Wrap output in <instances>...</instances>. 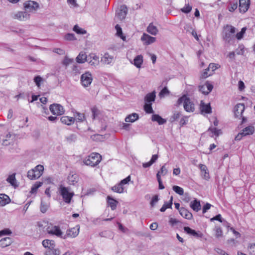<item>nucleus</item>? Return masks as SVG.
Returning <instances> with one entry per match:
<instances>
[{
  "label": "nucleus",
  "instance_id": "nucleus-1",
  "mask_svg": "<svg viewBox=\"0 0 255 255\" xmlns=\"http://www.w3.org/2000/svg\"><path fill=\"white\" fill-rule=\"evenodd\" d=\"M102 156L98 153H92L83 160L84 163L86 165L94 167L99 164Z\"/></svg>",
  "mask_w": 255,
  "mask_h": 255
},
{
  "label": "nucleus",
  "instance_id": "nucleus-2",
  "mask_svg": "<svg viewBox=\"0 0 255 255\" xmlns=\"http://www.w3.org/2000/svg\"><path fill=\"white\" fill-rule=\"evenodd\" d=\"M70 188L65 187L61 185L58 188V191L60 195L62 196L63 201L67 204L71 203L72 198L74 195L73 192H70Z\"/></svg>",
  "mask_w": 255,
  "mask_h": 255
},
{
  "label": "nucleus",
  "instance_id": "nucleus-3",
  "mask_svg": "<svg viewBox=\"0 0 255 255\" xmlns=\"http://www.w3.org/2000/svg\"><path fill=\"white\" fill-rule=\"evenodd\" d=\"M236 28L232 25H227L223 35L224 40L229 43L235 40Z\"/></svg>",
  "mask_w": 255,
  "mask_h": 255
},
{
  "label": "nucleus",
  "instance_id": "nucleus-4",
  "mask_svg": "<svg viewBox=\"0 0 255 255\" xmlns=\"http://www.w3.org/2000/svg\"><path fill=\"white\" fill-rule=\"evenodd\" d=\"M46 231L48 234L63 239V233L58 226L50 224L46 228Z\"/></svg>",
  "mask_w": 255,
  "mask_h": 255
},
{
  "label": "nucleus",
  "instance_id": "nucleus-5",
  "mask_svg": "<svg viewBox=\"0 0 255 255\" xmlns=\"http://www.w3.org/2000/svg\"><path fill=\"white\" fill-rule=\"evenodd\" d=\"M92 81V75L90 72H86L81 76V82L84 87L90 85Z\"/></svg>",
  "mask_w": 255,
  "mask_h": 255
},
{
  "label": "nucleus",
  "instance_id": "nucleus-6",
  "mask_svg": "<svg viewBox=\"0 0 255 255\" xmlns=\"http://www.w3.org/2000/svg\"><path fill=\"white\" fill-rule=\"evenodd\" d=\"M49 109L54 115H61L64 113L63 107L58 104H53L51 105Z\"/></svg>",
  "mask_w": 255,
  "mask_h": 255
},
{
  "label": "nucleus",
  "instance_id": "nucleus-7",
  "mask_svg": "<svg viewBox=\"0 0 255 255\" xmlns=\"http://www.w3.org/2000/svg\"><path fill=\"white\" fill-rule=\"evenodd\" d=\"M87 61L91 66L94 67L98 66L100 64L99 56L94 53H91L89 54Z\"/></svg>",
  "mask_w": 255,
  "mask_h": 255
},
{
  "label": "nucleus",
  "instance_id": "nucleus-8",
  "mask_svg": "<svg viewBox=\"0 0 255 255\" xmlns=\"http://www.w3.org/2000/svg\"><path fill=\"white\" fill-rule=\"evenodd\" d=\"M24 7L25 11L28 12L33 11L39 7L38 3L32 0H28L24 3Z\"/></svg>",
  "mask_w": 255,
  "mask_h": 255
},
{
  "label": "nucleus",
  "instance_id": "nucleus-9",
  "mask_svg": "<svg viewBox=\"0 0 255 255\" xmlns=\"http://www.w3.org/2000/svg\"><path fill=\"white\" fill-rule=\"evenodd\" d=\"M183 103L184 110L186 111H192L191 109H188L187 107L188 104H190V98L187 97L186 95H183L178 99L177 102V105L179 106Z\"/></svg>",
  "mask_w": 255,
  "mask_h": 255
},
{
  "label": "nucleus",
  "instance_id": "nucleus-10",
  "mask_svg": "<svg viewBox=\"0 0 255 255\" xmlns=\"http://www.w3.org/2000/svg\"><path fill=\"white\" fill-rule=\"evenodd\" d=\"M79 232V228H73L69 229L67 230L65 234H63V239H66L68 238H75L78 235Z\"/></svg>",
  "mask_w": 255,
  "mask_h": 255
},
{
  "label": "nucleus",
  "instance_id": "nucleus-11",
  "mask_svg": "<svg viewBox=\"0 0 255 255\" xmlns=\"http://www.w3.org/2000/svg\"><path fill=\"white\" fill-rule=\"evenodd\" d=\"M250 5V0H239V10L243 13L248 11Z\"/></svg>",
  "mask_w": 255,
  "mask_h": 255
},
{
  "label": "nucleus",
  "instance_id": "nucleus-12",
  "mask_svg": "<svg viewBox=\"0 0 255 255\" xmlns=\"http://www.w3.org/2000/svg\"><path fill=\"white\" fill-rule=\"evenodd\" d=\"M12 17L21 21H24L29 18V14L27 11H18L13 14Z\"/></svg>",
  "mask_w": 255,
  "mask_h": 255
},
{
  "label": "nucleus",
  "instance_id": "nucleus-13",
  "mask_svg": "<svg viewBox=\"0 0 255 255\" xmlns=\"http://www.w3.org/2000/svg\"><path fill=\"white\" fill-rule=\"evenodd\" d=\"M245 110V105L244 104H238L234 108L235 116L240 119L242 117V115Z\"/></svg>",
  "mask_w": 255,
  "mask_h": 255
},
{
  "label": "nucleus",
  "instance_id": "nucleus-14",
  "mask_svg": "<svg viewBox=\"0 0 255 255\" xmlns=\"http://www.w3.org/2000/svg\"><path fill=\"white\" fill-rule=\"evenodd\" d=\"M114 56L110 55L108 52L104 54L101 57V62L105 64H110L114 61Z\"/></svg>",
  "mask_w": 255,
  "mask_h": 255
},
{
  "label": "nucleus",
  "instance_id": "nucleus-15",
  "mask_svg": "<svg viewBox=\"0 0 255 255\" xmlns=\"http://www.w3.org/2000/svg\"><path fill=\"white\" fill-rule=\"evenodd\" d=\"M141 40L144 42L146 45H148L154 42L156 40V38L152 37L147 34L143 33L141 37Z\"/></svg>",
  "mask_w": 255,
  "mask_h": 255
},
{
  "label": "nucleus",
  "instance_id": "nucleus-16",
  "mask_svg": "<svg viewBox=\"0 0 255 255\" xmlns=\"http://www.w3.org/2000/svg\"><path fill=\"white\" fill-rule=\"evenodd\" d=\"M200 109L202 113L211 114L212 113V108L210 104H205L203 101H201L200 104Z\"/></svg>",
  "mask_w": 255,
  "mask_h": 255
},
{
  "label": "nucleus",
  "instance_id": "nucleus-17",
  "mask_svg": "<svg viewBox=\"0 0 255 255\" xmlns=\"http://www.w3.org/2000/svg\"><path fill=\"white\" fill-rule=\"evenodd\" d=\"M127 14V7L125 5L121 6L119 11L117 13V16L120 20L124 19Z\"/></svg>",
  "mask_w": 255,
  "mask_h": 255
},
{
  "label": "nucleus",
  "instance_id": "nucleus-18",
  "mask_svg": "<svg viewBox=\"0 0 255 255\" xmlns=\"http://www.w3.org/2000/svg\"><path fill=\"white\" fill-rule=\"evenodd\" d=\"M180 214L185 219L190 220L192 218V214L187 209L184 208H181L179 210Z\"/></svg>",
  "mask_w": 255,
  "mask_h": 255
},
{
  "label": "nucleus",
  "instance_id": "nucleus-19",
  "mask_svg": "<svg viewBox=\"0 0 255 255\" xmlns=\"http://www.w3.org/2000/svg\"><path fill=\"white\" fill-rule=\"evenodd\" d=\"M190 207L195 212H198L201 209L200 202L196 199L191 202Z\"/></svg>",
  "mask_w": 255,
  "mask_h": 255
},
{
  "label": "nucleus",
  "instance_id": "nucleus-20",
  "mask_svg": "<svg viewBox=\"0 0 255 255\" xmlns=\"http://www.w3.org/2000/svg\"><path fill=\"white\" fill-rule=\"evenodd\" d=\"M55 247H51L47 249L44 253V255H59L60 251L59 249H55Z\"/></svg>",
  "mask_w": 255,
  "mask_h": 255
},
{
  "label": "nucleus",
  "instance_id": "nucleus-21",
  "mask_svg": "<svg viewBox=\"0 0 255 255\" xmlns=\"http://www.w3.org/2000/svg\"><path fill=\"white\" fill-rule=\"evenodd\" d=\"M6 181L14 188H16L18 186L17 184L15 178V173H13L9 175L6 179Z\"/></svg>",
  "mask_w": 255,
  "mask_h": 255
},
{
  "label": "nucleus",
  "instance_id": "nucleus-22",
  "mask_svg": "<svg viewBox=\"0 0 255 255\" xmlns=\"http://www.w3.org/2000/svg\"><path fill=\"white\" fill-rule=\"evenodd\" d=\"M78 180V176L76 174H70L67 177V182L70 185H75Z\"/></svg>",
  "mask_w": 255,
  "mask_h": 255
},
{
  "label": "nucleus",
  "instance_id": "nucleus-23",
  "mask_svg": "<svg viewBox=\"0 0 255 255\" xmlns=\"http://www.w3.org/2000/svg\"><path fill=\"white\" fill-rule=\"evenodd\" d=\"M60 121L64 124L70 126L74 123L75 119L68 116H63L60 118Z\"/></svg>",
  "mask_w": 255,
  "mask_h": 255
},
{
  "label": "nucleus",
  "instance_id": "nucleus-24",
  "mask_svg": "<svg viewBox=\"0 0 255 255\" xmlns=\"http://www.w3.org/2000/svg\"><path fill=\"white\" fill-rule=\"evenodd\" d=\"M12 242V239L9 237H5L0 240V247L5 248L11 245Z\"/></svg>",
  "mask_w": 255,
  "mask_h": 255
},
{
  "label": "nucleus",
  "instance_id": "nucleus-25",
  "mask_svg": "<svg viewBox=\"0 0 255 255\" xmlns=\"http://www.w3.org/2000/svg\"><path fill=\"white\" fill-rule=\"evenodd\" d=\"M10 202L9 197L4 194H0V206H4Z\"/></svg>",
  "mask_w": 255,
  "mask_h": 255
},
{
  "label": "nucleus",
  "instance_id": "nucleus-26",
  "mask_svg": "<svg viewBox=\"0 0 255 255\" xmlns=\"http://www.w3.org/2000/svg\"><path fill=\"white\" fill-rule=\"evenodd\" d=\"M88 56L84 52H81L76 57V61L79 63H84L87 61Z\"/></svg>",
  "mask_w": 255,
  "mask_h": 255
},
{
  "label": "nucleus",
  "instance_id": "nucleus-27",
  "mask_svg": "<svg viewBox=\"0 0 255 255\" xmlns=\"http://www.w3.org/2000/svg\"><path fill=\"white\" fill-rule=\"evenodd\" d=\"M156 93L153 91L151 93H148L144 98V101L146 103H151L155 101L156 97Z\"/></svg>",
  "mask_w": 255,
  "mask_h": 255
},
{
  "label": "nucleus",
  "instance_id": "nucleus-28",
  "mask_svg": "<svg viewBox=\"0 0 255 255\" xmlns=\"http://www.w3.org/2000/svg\"><path fill=\"white\" fill-rule=\"evenodd\" d=\"M184 230L187 234L192 235L193 236L198 238L202 237V234L198 233L195 230H193L188 227H184Z\"/></svg>",
  "mask_w": 255,
  "mask_h": 255
},
{
  "label": "nucleus",
  "instance_id": "nucleus-29",
  "mask_svg": "<svg viewBox=\"0 0 255 255\" xmlns=\"http://www.w3.org/2000/svg\"><path fill=\"white\" fill-rule=\"evenodd\" d=\"M244 136L253 134L255 132V127L253 126H248L242 130Z\"/></svg>",
  "mask_w": 255,
  "mask_h": 255
},
{
  "label": "nucleus",
  "instance_id": "nucleus-30",
  "mask_svg": "<svg viewBox=\"0 0 255 255\" xmlns=\"http://www.w3.org/2000/svg\"><path fill=\"white\" fill-rule=\"evenodd\" d=\"M151 120L153 122H156L160 125H163L166 122V120L161 118L158 115H153L151 117Z\"/></svg>",
  "mask_w": 255,
  "mask_h": 255
},
{
  "label": "nucleus",
  "instance_id": "nucleus-31",
  "mask_svg": "<svg viewBox=\"0 0 255 255\" xmlns=\"http://www.w3.org/2000/svg\"><path fill=\"white\" fill-rule=\"evenodd\" d=\"M199 167L202 172V175L203 176V178L207 180L209 178V173L207 171V167L204 164H200L199 165Z\"/></svg>",
  "mask_w": 255,
  "mask_h": 255
},
{
  "label": "nucleus",
  "instance_id": "nucleus-32",
  "mask_svg": "<svg viewBox=\"0 0 255 255\" xmlns=\"http://www.w3.org/2000/svg\"><path fill=\"white\" fill-rule=\"evenodd\" d=\"M143 63V57L141 55L136 56L134 60L133 64L137 67L140 68Z\"/></svg>",
  "mask_w": 255,
  "mask_h": 255
},
{
  "label": "nucleus",
  "instance_id": "nucleus-33",
  "mask_svg": "<svg viewBox=\"0 0 255 255\" xmlns=\"http://www.w3.org/2000/svg\"><path fill=\"white\" fill-rule=\"evenodd\" d=\"M75 120L79 122H83L86 120L85 115L78 112H76L74 114Z\"/></svg>",
  "mask_w": 255,
  "mask_h": 255
},
{
  "label": "nucleus",
  "instance_id": "nucleus-34",
  "mask_svg": "<svg viewBox=\"0 0 255 255\" xmlns=\"http://www.w3.org/2000/svg\"><path fill=\"white\" fill-rule=\"evenodd\" d=\"M138 115L137 114L132 113L126 118L125 121L126 122L133 123L138 120Z\"/></svg>",
  "mask_w": 255,
  "mask_h": 255
},
{
  "label": "nucleus",
  "instance_id": "nucleus-35",
  "mask_svg": "<svg viewBox=\"0 0 255 255\" xmlns=\"http://www.w3.org/2000/svg\"><path fill=\"white\" fill-rule=\"evenodd\" d=\"M42 244L44 248L47 249L50 248L51 247H55V242L53 240H44Z\"/></svg>",
  "mask_w": 255,
  "mask_h": 255
},
{
  "label": "nucleus",
  "instance_id": "nucleus-36",
  "mask_svg": "<svg viewBox=\"0 0 255 255\" xmlns=\"http://www.w3.org/2000/svg\"><path fill=\"white\" fill-rule=\"evenodd\" d=\"M147 31L152 35H156L158 32V29L152 23H150L147 27Z\"/></svg>",
  "mask_w": 255,
  "mask_h": 255
},
{
  "label": "nucleus",
  "instance_id": "nucleus-37",
  "mask_svg": "<svg viewBox=\"0 0 255 255\" xmlns=\"http://www.w3.org/2000/svg\"><path fill=\"white\" fill-rule=\"evenodd\" d=\"M115 29L117 30L116 35L120 37L123 41H126V37L124 35L121 26L119 24H117L115 26Z\"/></svg>",
  "mask_w": 255,
  "mask_h": 255
},
{
  "label": "nucleus",
  "instance_id": "nucleus-38",
  "mask_svg": "<svg viewBox=\"0 0 255 255\" xmlns=\"http://www.w3.org/2000/svg\"><path fill=\"white\" fill-rule=\"evenodd\" d=\"M27 177L30 180H35L40 177V174L38 173L35 175L34 168H33L28 171Z\"/></svg>",
  "mask_w": 255,
  "mask_h": 255
},
{
  "label": "nucleus",
  "instance_id": "nucleus-39",
  "mask_svg": "<svg viewBox=\"0 0 255 255\" xmlns=\"http://www.w3.org/2000/svg\"><path fill=\"white\" fill-rule=\"evenodd\" d=\"M107 199H108V201H107L109 205L110 206V207L111 208V209L112 210H115L117 207V205L118 202L116 200H114V199L112 198L110 196H108Z\"/></svg>",
  "mask_w": 255,
  "mask_h": 255
},
{
  "label": "nucleus",
  "instance_id": "nucleus-40",
  "mask_svg": "<svg viewBox=\"0 0 255 255\" xmlns=\"http://www.w3.org/2000/svg\"><path fill=\"white\" fill-rule=\"evenodd\" d=\"M112 190L117 193H122L124 192V187L120 183L112 188Z\"/></svg>",
  "mask_w": 255,
  "mask_h": 255
},
{
  "label": "nucleus",
  "instance_id": "nucleus-41",
  "mask_svg": "<svg viewBox=\"0 0 255 255\" xmlns=\"http://www.w3.org/2000/svg\"><path fill=\"white\" fill-rule=\"evenodd\" d=\"M238 7V2L236 1H230L229 2L228 9L229 11L233 12Z\"/></svg>",
  "mask_w": 255,
  "mask_h": 255
},
{
  "label": "nucleus",
  "instance_id": "nucleus-42",
  "mask_svg": "<svg viewBox=\"0 0 255 255\" xmlns=\"http://www.w3.org/2000/svg\"><path fill=\"white\" fill-rule=\"evenodd\" d=\"M151 105V103H146L144 105V110L145 111L146 113L152 114L154 113Z\"/></svg>",
  "mask_w": 255,
  "mask_h": 255
},
{
  "label": "nucleus",
  "instance_id": "nucleus-43",
  "mask_svg": "<svg viewBox=\"0 0 255 255\" xmlns=\"http://www.w3.org/2000/svg\"><path fill=\"white\" fill-rule=\"evenodd\" d=\"M91 112L92 113V118L93 120L98 118L99 115L100 114V111L96 107H94L91 108Z\"/></svg>",
  "mask_w": 255,
  "mask_h": 255
},
{
  "label": "nucleus",
  "instance_id": "nucleus-44",
  "mask_svg": "<svg viewBox=\"0 0 255 255\" xmlns=\"http://www.w3.org/2000/svg\"><path fill=\"white\" fill-rule=\"evenodd\" d=\"M168 169L166 167V164L163 165L160 171H159L156 174H158L159 175V177H161V176L162 175V176H164V175H166L167 173H168Z\"/></svg>",
  "mask_w": 255,
  "mask_h": 255
},
{
  "label": "nucleus",
  "instance_id": "nucleus-45",
  "mask_svg": "<svg viewBox=\"0 0 255 255\" xmlns=\"http://www.w3.org/2000/svg\"><path fill=\"white\" fill-rule=\"evenodd\" d=\"M48 208L49 204L44 202L42 200H41L40 204V211L42 213H45L47 211Z\"/></svg>",
  "mask_w": 255,
  "mask_h": 255
},
{
  "label": "nucleus",
  "instance_id": "nucleus-46",
  "mask_svg": "<svg viewBox=\"0 0 255 255\" xmlns=\"http://www.w3.org/2000/svg\"><path fill=\"white\" fill-rule=\"evenodd\" d=\"M73 29L76 33L79 34H84L87 32L85 29L80 28L78 25H75Z\"/></svg>",
  "mask_w": 255,
  "mask_h": 255
},
{
  "label": "nucleus",
  "instance_id": "nucleus-47",
  "mask_svg": "<svg viewBox=\"0 0 255 255\" xmlns=\"http://www.w3.org/2000/svg\"><path fill=\"white\" fill-rule=\"evenodd\" d=\"M44 170V167L41 165H38L34 167L35 174H40V177L42 175Z\"/></svg>",
  "mask_w": 255,
  "mask_h": 255
},
{
  "label": "nucleus",
  "instance_id": "nucleus-48",
  "mask_svg": "<svg viewBox=\"0 0 255 255\" xmlns=\"http://www.w3.org/2000/svg\"><path fill=\"white\" fill-rule=\"evenodd\" d=\"M42 185V182H36L33 186L31 187L30 192L31 193H36L38 188L41 186Z\"/></svg>",
  "mask_w": 255,
  "mask_h": 255
},
{
  "label": "nucleus",
  "instance_id": "nucleus-49",
  "mask_svg": "<svg viewBox=\"0 0 255 255\" xmlns=\"http://www.w3.org/2000/svg\"><path fill=\"white\" fill-rule=\"evenodd\" d=\"M77 135L76 134H71L66 137V139L69 143L75 142L77 140Z\"/></svg>",
  "mask_w": 255,
  "mask_h": 255
},
{
  "label": "nucleus",
  "instance_id": "nucleus-50",
  "mask_svg": "<svg viewBox=\"0 0 255 255\" xmlns=\"http://www.w3.org/2000/svg\"><path fill=\"white\" fill-rule=\"evenodd\" d=\"M172 188L173 191L175 192L177 194L180 195H184V190L182 188L178 186L175 185L173 186Z\"/></svg>",
  "mask_w": 255,
  "mask_h": 255
},
{
  "label": "nucleus",
  "instance_id": "nucleus-51",
  "mask_svg": "<svg viewBox=\"0 0 255 255\" xmlns=\"http://www.w3.org/2000/svg\"><path fill=\"white\" fill-rule=\"evenodd\" d=\"M246 30V27H243L241 29V31L237 33L236 35V38L239 40L241 39L245 33Z\"/></svg>",
  "mask_w": 255,
  "mask_h": 255
},
{
  "label": "nucleus",
  "instance_id": "nucleus-52",
  "mask_svg": "<svg viewBox=\"0 0 255 255\" xmlns=\"http://www.w3.org/2000/svg\"><path fill=\"white\" fill-rule=\"evenodd\" d=\"M64 39L67 41H73L76 40L74 34L67 33L64 36Z\"/></svg>",
  "mask_w": 255,
  "mask_h": 255
},
{
  "label": "nucleus",
  "instance_id": "nucleus-53",
  "mask_svg": "<svg viewBox=\"0 0 255 255\" xmlns=\"http://www.w3.org/2000/svg\"><path fill=\"white\" fill-rule=\"evenodd\" d=\"M235 52L238 55H243L244 52V46L243 45H240Z\"/></svg>",
  "mask_w": 255,
  "mask_h": 255
},
{
  "label": "nucleus",
  "instance_id": "nucleus-54",
  "mask_svg": "<svg viewBox=\"0 0 255 255\" xmlns=\"http://www.w3.org/2000/svg\"><path fill=\"white\" fill-rule=\"evenodd\" d=\"M209 130H210L212 133H213L215 135L219 136L221 133V130L218 129L216 128H209Z\"/></svg>",
  "mask_w": 255,
  "mask_h": 255
},
{
  "label": "nucleus",
  "instance_id": "nucleus-55",
  "mask_svg": "<svg viewBox=\"0 0 255 255\" xmlns=\"http://www.w3.org/2000/svg\"><path fill=\"white\" fill-rule=\"evenodd\" d=\"M192 6L189 4H186L185 6L181 9V11L185 13H188L191 11Z\"/></svg>",
  "mask_w": 255,
  "mask_h": 255
},
{
  "label": "nucleus",
  "instance_id": "nucleus-56",
  "mask_svg": "<svg viewBox=\"0 0 255 255\" xmlns=\"http://www.w3.org/2000/svg\"><path fill=\"white\" fill-rule=\"evenodd\" d=\"M169 91L167 87H164L162 89V90L160 91L159 94V96L160 98L164 97L165 95H167L169 93Z\"/></svg>",
  "mask_w": 255,
  "mask_h": 255
},
{
  "label": "nucleus",
  "instance_id": "nucleus-57",
  "mask_svg": "<svg viewBox=\"0 0 255 255\" xmlns=\"http://www.w3.org/2000/svg\"><path fill=\"white\" fill-rule=\"evenodd\" d=\"M215 234L217 238H219L222 236L223 235V232L220 227H216L215 228Z\"/></svg>",
  "mask_w": 255,
  "mask_h": 255
},
{
  "label": "nucleus",
  "instance_id": "nucleus-58",
  "mask_svg": "<svg viewBox=\"0 0 255 255\" xmlns=\"http://www.w3.org/2000/svg\"><path fill=\"white\" fill-rule=\"evenodd\" d=\"M42 79L40 76H36L34 78V81L38 87H40V83L42 82Z\"/></svg>",
  "mask_w": 255,
  "mask_h": 255
},
{
  "label": "nucleus",
  "instance_id": "nucleus-59",
  "mask_svg": "<svg viewBox=\"0 0 255 255\" xmlns=\"http://www.w3.org/2000/svg\"><path fill=\"white\" fill-rule=\"evenodd\" d=\"M158 196L157 195H154L152 198V200L150 203V204L152 207H153L155 205V204L158 201Z\"/></svg>",
  "mask_w": 255,
  "mask_h": 255
},
{
  "label": "nucleus",
  "instance_id": "nucleus-60",
  "mask_svg": "<svg viewBox=\"0 0 255 255\" xmlns=\"http://www.w3.org/2000/svg\"><path fill=\"white\" fill-rule=\"evenodd\" d=\"M218 65L214 64V63H210L207 68L208 70H211L212 73H213V72H214L216 69L218 68Z\"/></svg>",
  "mask_w": 255,
  "mask_h": 255
},
{
  "label": "nucleus",
  "instance_id": "nucleus-61",
  "mask_svg": "<svg viewBox=\"0 0 255 255\" xmlns=\"http://www.w3.org/2000/svg\"><path fill=\"white\" fill-rule=\"evenodd\" d=\"M248 250L252 255H255V244H250L248 246Z\"/></svg>",
  "mask_w": 255,
  "mask_h": 255
},
{
  "label": "nucleus",
  "instance_id": "nucleus-62",
  "mask_svg": "<svg viewBox=\"0 0 255 255\" xmlns=\"http://www.w3.org/2000/svg\"><path fill=\"white\" fill-rule=\"evenodd\" d=\"M205 85L207 89L206 94H208L212 90L213 86L208 82H207Z\"/></svg>",
  "mask_w": 255,
  "mask_h": 255
},
{
  "label": "nucleus",
  "instance_id": "nucleus-63",
  "mask_svg": "<svg viewBox=\"0 0 255 255\" xmlns=\"http://www.w3.org/2000/svg\"><path fill=\"white\" fill-rule=\"evenodd\" d=\"M67 2L72 7H77L79 6L78 4L76 2V0H67Z\"/></svg>",
  "mask_w": 255,
  "mask_h": 255
},
{
  "label": "nucleus",
  "instance_id": "nucleus-64",
  "mask_svg": "<svg viewBox=\"0 0 255 255\" xmlns=\"http://www.w3.org/2000/svg\"><path fill=\"white\" fill-rule=\"evenodd\" d=\"M172 206H169L168 202H165L162 207L160 208V211L161 212H164L167 208H171Z\"/></svg>",
  "mask_w": 255,
  "mask_h": 255
}]
</instances>
